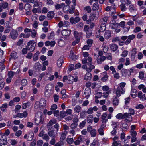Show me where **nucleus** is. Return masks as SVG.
I'll return each mask as SVG.
<instances>
[{"instance_id":"5","label":"nucleus","mask_w":146,"mask_h":146,"mask_svg":"<svg viewBox=\"0 0 146 146\" xmlns=\"http://www.w3.org/2000/svg\"><path fill=\"white\" fill-rule=\"evenodd\" d=\"M135 37V35H134L132 34L128 36H122L121 38V40H123L124 41L126 40L125 41V44L126 45H127L131 42L132 40L134 39Z\"/></svg>"},{"instance_id":"57","label":"nucleus","mask_w":146,"mask_h":146,"mask_svg":"<svg viewBox=\"0 0 146 146\" xmlns=\"http://www.w3.org/2000/svg\"><path fill=\"white\" fill-rule=\"evenodd\" d=\"M57 108V106L56 104H52L51 107L50 109L51 110H55Z\"/></svg>"},{"instance_id":"3","label":"nucleus","mask_w":146,"mask_h":146,"mask_svg":"<svg viewBox=\"0 0 146 146\" xmlns=\"http://www.w3.org/2000/svg\"><path fill=\"white\" fill-rule=\"evenodd\" d=\"M46 100L44 98H41L40 101H37L36 102L35 107V108H39L41 109L46 105Z\"/></svg>"},{"instance_id":"26","label":"nucleus","mask_w":146,"mask_h":146,"mask_svg":"<svg viewBox=\"0 0 146 146\" xmlns=\"http://www.w3.org/2000/svg\"><path fill=\"white\" fill-rule=\"evenodd\" d=\"M28 115V113L27 111H25L23 113H18V117L19 118H25Z\"/></svg>"},{"instance_id":"54","label":"nucleus","mask_w":146,"mask_h":146,"mask_svg":"<svg viewBox=\"0 0 146 146\" xmlns=\"http://www.w3.org/2000/svg\"><path fill=\"white\" fill-rule=\"evenodd\" d=\"M113 146H121V143H118L117 141H114L112 143Z\"/></svg>"},{"instance_id":"51","label":"nucleus","mask_w":146,"mask_h":146,"mask_svg":"<svg viewBox=\"0 0 146 146\" xmlns=\"http://www.w3.org/2000/svg\"><path fill=\"white\" fill-rule=\"evenodd\" d=\"M90 133L92 137H94L96 136V130L95 129H93Z\"/></svg>"},{"instance_id":"50","label":"nucleus","mask_w":146,"mask_h":146,"mask_svg":"<svg viewBox=\"0 0 146 146\" xmlns=\"http://www.w3.org/2000/svg\"><path fill=\"white\" fill-rule=\"evenodd\" d=\"M66 141L69 144H72L74 142L73 138H67L66 139Z\"/></svg>"},{"instance_id":"46","label":"nucleus","mask_w":146,"mask_h":146,"mask_svg":"<svg viewBox=\"0 0 146 146\" xmlns=\"http://www.w3.org/2000/svg\"><path fill=\"white\" fill-rule=\"evenodd\" d=\"M81 107L78 105L76 106L74 108V110L77 113H79L81 110Z\"/></svg>"},{"instance_id":"64","label":"nucleus","mask_w":146,"mask_h":146,"mask_svg":"<svg viewBox=\"0 0 146 146\" xmlns=\"http://www.w3.org/2000/svg\"><path fill=\"white\" fill-rule=\"evenodd\" d=\"M106 58L109 60H111L112 59L111 54V53H108L106 55Z\"/></svg>"},{"instance_id":"21","label":"nucleus","mask_w":146,"mask_h":146,"mask_svg":"<svg viewBox=\"0 0 146 146\" xmlns=\"http://www.w3.org/2000/svg\"><path fill=\"white\" fill-rule=\"evenodd\" d=\"M55 44L56 43L54 41H52L51 42L47 41L45 42V43L46 46H50L51 47H53L54 46Z\"/></svg>"},{"instance_id":"10","label":"nucleus","mask_w":146,"mask_h":146,"mask_svg":"<svg viewBox=\"0 0 146 146\" xmlns=\"http://www.w3.org/2000/svg\"><path fill=\"white\" fill-rule=\"evenodd\" d=\"M71 33V30L67 29H64V40H68L69 38V36Z\"/></svg>"},{"instance_id":"35","label":"nucleus","mask_w":146,"mask_h":146,"mask_svg":"<svg viewBox=\"0 0 146 146\" xmlns=\"http://www.w3.org/2000/svg\"><path fill=\"white\" fill-rule=\"evenodd\" d=\"M120 7L121 11L123 12L125 11L127 9V8L125 6V5L124 3H121L120 5Z\"/></svg>"},{"instance_id":"11","label":"nucleus","mask_w":146,"mask_h":146,"mask_svg":"<svg viewBox=\"0 0 146 146\" xmlns=\"http://www.w3.org/2000/svg\"><path fill=\"white\" fill-rule=\"evenodd\" d=\"M137 96L141 100L145 101L146 100L145 94L143 93L141 91H139L138 93Z\"/></svg>"},{"instance_id":"30","label":"nucleus","mask_w":146,"mask_h":146,"mask_svg":"<svg viewBox=\"0 0 146 146\" xmlns=\"http://www.w3.org/2000/svg\"><path fill=\"white\" fill-rule=\"evenodd\" d=\"M121 74L122 76L125 77L127 76H128L129 74L128 70H127L124 68L122 69L121 70Z\"/></svg>"},{"instance_id":"48","label":"nucleus","mask_w":146,"mask_h":146,"mask_svg":"<svg viewBox=\"0 0 146 146\" xmlns=\"http://www.w3.org/2000/svg\"><path fill=\"white\" fill-rule=\"evenodd\" d=\"M31 7V5L29 3L26 4L24 7V8L26 10H30Z\"/></svg>"},{"instance_id":"1","label":"nucleus","mask_w":146,"mask_h":146,"mask_svg":"<svg viewBox=\"0 0 146 146\" xmlns=\"http://www.w3.org/2000/svg\"><path fill=\"white\" fill-rule=\"evenodd\" d=\"M44 119V116L42 113L39 112L36 114L35 121V123L36 125H38L40 124L43 123Z\"/></svg>"},{"instance_id":"41","label":"nucleus","mask_w":146,"mask_h":146,"mask_svg":"<svg viewBox=\"0 0 146 146\" xmlns=\"http://www.w3.org/2000/svg\"><path fill=\"white\" fill-rule=\"evenodd\" d=\"M65 3L67 5H64V8L66 9V8L68 9H70V7L69 5H68L70 4L71 3L70 0H66L65 1Z\"/></svg>"},{"instance_id":"19","label":"nucleus","mask_w":146,"mask_h":146,"mask_svg":"<svg viewBox=\"0 0 146 146\" xmlns=\"http://www.w3.org/2000/svg\"><path fill=\"white\" fill-rule=\"evenodd\" d=\"M63 57H61L59 58L57 61V65L58 67H61L63 62Z\"/></svg>"},{"instance_id":"20","label":"nucleus","mask_w":146,"mask_h":146,"mask_svg":"<svg viewBox=\"0 0 146 146\" xmlns=\"http://www.w3.org/2000/svg\"><path fill=\"white\" fill-rule=\"evenodd\" d=\"M92 76V74L90 72H87L84 76V80L86 81L90 80Z\"/></svg>"},{"instance_id":"56","label":"nucleus","mask_w":146,"mask_h":146,"mask_svg":"<svg viewBox=\"0 0 146 146\" xmlns=\"http://www.w3.org/2000/svg\"><path fill=\"white\" fill-rule=\"evenodd\" d=\"M144 73L143 72H140L139 73V77L142 80L144 78Z\"/></svg>"},{"instance_id":"12","label":"nucleus","mask_w":146,"mask_h":146,"mask_svg":"<svg viewBox=\"0 0 146 146\" xmlns=\"http://www.w3.org/2000/svg\"><path fill=\"white\" fill-rule=\"evenodd\" d=\"M111 31L110 30H106L104 34V36L105 39H108L111 37Z\"/></svg>"},{"instance_id":"13","label":"nucleus","mask_w":146,"mask_h":146,"mask_svg":"<svg viewBox=\"0 0 146 146\" xmlns=\"http://www.w3.org/2000/svg\"><path fill=\"white\" fill-rule=\"evenodd\" d=\"M8 107V104L7 103H4L0 107V110L3 112H6L7 109Z\"/></svg>"},{"instance_id":"25","label":"nucleus","mask_w":146,"mask_h":146,"mask_svg":"<svg viewBox=\"0 0 146 146\" xmlns=\"http://www.w3.org/2000/svg\"><path fill=\"white\" fill-rule=\"evenodd\" d=\"M48 87H46L45 88V90L44 92V95L46 97H49L51 95V90H50L47 88Z\"/></svg>"},{"instance_id":"62","label":"nucleus","mask_w":146,"mask_h":146,"mask_svg":"<svg viewBox=\"0 0 146 146\" xmlns=\"http://www.w3.org/2000/svg\"><path fill=\"white\" fill-rule=\"evenodd\" d=\"M130 133H131V135L132 137H136L137 135V133L136 131H135L134 130L131 131Z\"/></svg>"},{"instance_id":"23","label":"nucleus","mask_w":146,"mask_h":146,"mask_svg":"<svg viewBox=\"0 0 146 146\" xmlns=\"http://www.w3.org/2000/svg\"><path fill=\"white\" fill-rule=\"evenodd\" d=\"M106 58V57L105 56H102L99 58L97 59V62L98 64H101L102 62L104 61Z\"/></svg>"},{"instance_id":"4","label":"nucleus","mask_w":146,"mask_h":146,"mask_svg":"<svg viewBox=\"0 0 146 146\" xmlns=\"http://www.w3.org/2000/svg\"><path fill=\"white\" fill-rule=\"evenodd\" d=\"M64 33L63 28H59L57 31L58 35L62 38L63 37ZM64 42L62 38H60L59 41L58 45L60 47L63 46Z\"/></svg>"},{"instance_id":"38","label":"nucleus","mask_w":146,"mask_h":146,"mask_svg":"<svg viewBox=\"0 0 146 146\" xmlns=\"http://www.w3.org/2000/svg\"><path fill=\"white\" fill-rule=\"evenodd\" d=\"M40 52L38 51L34 54L33 58L34 60L36 61L38 60V56Z\"/></svg>"},{"instance_id":"22","label":"nucleus","mask_w":146,"mask_h":146,"mask_svg":"<svg viewBox=\"0 0 146 146\" xmlns=\"http://www.w3.org/2000/svg\"><path fill=\"white\" fill-rule=\"evenodd\" d=\"M74 61H75L78 58L77 56L74 55L72 51H70L69 56Z\"/></svg>"},{"instance_id":"42","label":"nucleus","mask_w":146,"mask_h":146,"mask_svg":"<svg viewBox=\"0 0 146 146\" xmlns=\"http://www.w3.org/2000/svg\"><path fill=\"white\" fill-rule=\"evenodd\" d=\"M113 104L114 105H117L118 104L119 100L116 97L114 98L113 100Z\"/></svg>"},{"instance_id":"44","label":"nucleus","mask_w":146,"mask_h":146,"mask_svg":"<svg viewBox=\"0 0 146 146\" xmlns=\"http://www.w3.org/2000/svg\"><path fill=\"white\" fill-rule=\"evenodd\" d=\"M86 121L85 120L82 121L79 125V127L80 129L83 128L85 126Z\"/></svg>"},{"instance_id":"59","label":"nucleus","mask_w":146,"mask_h":146,"mask_svg":"<svg viewBox=\"0 0 146 146\" xmlns=\"http://www.w3.org/2000/svg\"><path fill=\"white\" fill-rule=\"evenodd\" d=\"M22 134V131L21 130H19L17 131L15 133V135L16 136L19 137Z\"/></svg>"},{"instance_id":"17","label":"nucleus","mask_w":146,"mask_h":146,"mask_svg":"<svg viewBox=\"0 0 146 146\" xmlns=\"http://www.w3.org/2000/svg\"><path fill=\"white\" fill-rule=\"evenodd\" d=\"M92 59L91 57H89L87 58H84L82 60V62L84 64H85L86 63L88 64V62H90L92 63Z\"/></svg>"},{"instance_id":"52","label":"nucleus","mask_w":146,"mask_h":146,"mask_svg":"<svg viewBox=\"0 0 146 146\" xmlns=\"http://www.w3.org/2000/svg\"><path fill=\"white\" fill-rule=\"evenodd\" d=\"M41 64L38 62L36 63L35 65V68L38 70H39L40 69V68H41Z\"/></svg>"},{"instance_id":"49","label":"nucleus","mask_w":146,"mask_h":146,"mask_svg":"<svg viewBox=\"0 0 146 146\" xmlns=\"http://www.w3.org/2000/svg\"><path fill=\"white\" fill-rule=\"evenodd\" d=\"M54 15V14L53 12H48L47 14V17L49 18H52Z\"/></svg>"},{"instance_id":"53","label":"nucleus","mask_w":146,"mask_h":146,"mask_svg":"<svg viewBox=\"0 0 146 146\" xmlns=\"http://www.w3.org/2000/svg\"><path fill=\"white\" fill-rule=\"evenodd\" d=\"M72 112V110H71L68 109L66 110V112H64V117L67 115L68 116V115L69 114L70 115L71 114Z\"/></svg>"},{"instance_id":"31","label":"nucleus","mask_w":146,"mask_h":146,"mask_svg":"<svg viewBox=\"0 0 146 146\" xmlns=\"http://www.w3.org/2000/svg\"><path fill=\"white\" fill-rule=\"evenodd\" d=\"M130 11L131 13L136 12L137 10L133 5H130L129 8Z\"/></svg>"},{"instance_id":"8","label":"nucleus","mask_w":146,"mask_h":146,"mask_svg":"<svg viewBox=\"0 0 146 146\" xmlns=\"http://www.w3.org/2000/svg\"><path fill=\"white\" fill-rule=\"evenodd\" d=\"M81 20L80 18L78 17H77L74 18L73 17H71L70 21L72 24H76L78 22Z\"/></svg>"},{"instance_id":"34","label":"nucleus","mask_w":146,"mask_h":146,"mask_svg":"<svg viewBox=\"0 0 146 146\" xmlns=\"http://www.w3.org/2000/svg\"><path fill=\"white\" fill-rule=\"evenodd\" d=\"M33 133L31 132L28 135L25 134L24 136V138L25 139H28L29 137H30L31 139H32L33 138Z\"/></svg>"},{"instance_id":"55","label":"nucleus","mask_w":146,"mask_h":146,"mask_svg":"<svg viewBox=\"0 0 146 146\" xmlns=\"http://www.w3.org/2000/svg\"><path fill=\"white\" fill-rule=\"evenodd\" d=\"M0 143H1L3 145H6L7 143V139L5 138L2 140L1 139H0Z\"/></svg>"},{"instance_id":"47","label":"nucleus","mask_w":146,"mask_h":146,"mask_svg":"<svg viewBox=\"0 0 146 146\" xmlns=\"http://www.w3.org/2000/svg\"><path fill=\"white\" fill-rule=\"evenodd\" d=\"M31 36L33 38H35L36 37L37 32L35 30L33 29L31 31Z\"/></svg>"},{"instance_id":"60","label":"nucleus","mask_w":146,"mask_h":146,"mask_svg":"<svg viewBox=\"0 0 146 146\" xmlns=\"http://www.w3.org/2000/svg\"><path fill=\"white\" fill-rule=\"evenodd\" d=\"M56 133L57 132L56 131L54 132L53 131H51L48 132V134L50 136H55V135Z\"/></svg>"},{"instance_id":"45","label":"nucleus","mask_w":146,"mask_h":146,"mask_svg":"<svg viewBox=\"0 0 146 146\" xmlns=\"http://www.w3.org/2000/svg\"><path fill=\"white\" fill-rule=\"evenodd\" d=\"M84 9L86 10L88 13H90L92 11L91 8L89 6H87L84 7Z\"/></svg>"},{"instance_id":"29","label":"nucleus","mask_w":146,"mask_h":146,"mask_svg":"<svg viewBox=\"0 0 146 146\" xmlns=\"http://www.w3.org/2000/svg\"><path fill=\"white\" fill-rule=\"evenodd\" d=\"M93 117L92 115H90L87 117L86 120L88 123H91L93 120Z\"/></svg>"},{"instance_id":"16","label":"nucleus","mask_w":146,"mask_h":146,"mask_svg":"<svg viewBox=\"0 0 146 146\" xmlns=\"http://www.w3.org/2000/svg\"><path fill=\"white\" fill-rule=\"evenodd\" d=\"M73 79H74V77L70 75L68 76H64V80H68V83H71L73 82Z\"/></svg>"},{"instance_id":"9","label":"nucleus","mask_w":146,"mask_h":146,"mask_svg":"<svg viewBox=\"0 0 146 146\" xmlns=\"http://www.w3.org/2000/svg\"><path fill=\"white\" fill-rule=\"evenodd\" d=\"M128 115H129V114L127 113H125L124 114L122 113H119L116 115V117L118 119H121L125 118Z\"/></svg>"},{"instance_id":"37","label":"nucleus","mask_w":146,"mask_h":146,"mask_svg":"<svg viewBox=\"0 0 146 146\" xmlns=\"http://www.w3.org/2000/svg\"><path fill=\"white\" fill-rule=\"evenodd\" d=\"M87 114L86 111H82L80 114V117L82 118L85 117H86Z\"/></svg>"},{"instance_id":"14","label":"nucleus","mask_w":146,"mask_h":146,"mask_svg":"<svg viewBox=\"0 0 146 146\" xmlns=\"http://www.w3.org/2000/svg\"><path fill=\"white\" fill-rule=\"evenodd\" d=\"M74 35L75 37L76 38V40L78 41H80V38L81 37V34L77 31H75L74 32Z\"/></svg>"},{"instance_id":"7","label":"nucleus","mask_w":146,"mask_h":146,"mask_svg":"<svg viewBox=\"0 0 146 146\" xmlns=\"http://www.w3.org/2000/svg\"><path fill=\"white\" fill-rule=\"evenodd\" d=\"M10 34L11 38L14 39H16L18 35L17 31L13 29L11 31Z\"/></svg>"},{"instance_id":"24","label":"nucleus","mask_w":146,"mask_h":146,"mask_svg":"<svg viewBox=\"0 0 146 146\" xmlns=\"http://www.w3.org/2000/svg\"><path fill=\"white\" fill-rule=\"evenodd\" d=\"M63 137L62 135L60 138V141L56 143L54 146H62L64 145V143L63 141Z\"/></svg>"},{"instance_id":"33","label":"nucleus","mask_w":146,"mask_h":146,"mask_svg":"<svg viewBox=\"0 0 146 146\" xmlns=\"http://www.w3.org/2000/svg\"><path fill=\"white\" fill-rule=\"evenodd\" d=\"M103 76L101 80L103 82H105L107 81L108 79L107 74L106 72H104L103 73Z\"/></svg>"},{"instance_id":"61","label":"nucleus","mask_w":146,"mask_h":146,"mask_svg":"<svg viewBox=\"0 0 146 146\" xmlns=\"http://www.w3.org/2000/svg\"><path fill=\"white\" fill-rule=\"evenodd\" d=\"M27 83V81L26 79H23L21 80V84L23 86H25Z\"/></svg>"},{"instance_id":"43","label":"nucleus","mask_w":146,"mask_h":146,"mask_svg":"<svg viewBox=\"0 0 146 146\" xmlns=\"http://www.w3.org/2000/svg\"><path fill=\"white\" fill-rule=\"evenodd\" d=\"M92 34V30H89L86 31V36L87 38H89L90 36H91Z\"/></svg>"},{"instance_id":"15","label":"nucleus","mask_w":146,"mask_h":146,"mask_svg":"<svg viewBox=\"0 0 146 146\" xmlns=\"http://www.w3.org/2000/svg\"><path fill=\"white\" fill-rule=\"evenodd\" d=\"M91 91L90 88H86L84 91V94L85 95L86 98L88 99L90 95Z\"/></svg>"},{"instance_id":"18","label":"nucleus","mask_w":146,"mask_h":146,"mask_svg":"<svg viewBox=\"0 0 146 146\" xmlns=\"http://www.w3.org/2000/svg\"><path fill=\"white\" fill-rule=\"evenodd\" d=\"M95 17L96 16L94 14H90L89 16V19L86 21V23L89 24L92 21L94 20Z\"/></svg>"},{"instance_id":"58","label":"nucleus","mask_w":146,"mask_h":146,"mask_svg":"<svg viewBox=\"0 0 146 146\" xmlns=\"http://www.w3.org/2000/svg\"><path fill=\"white\" fill-rule=\"evenodd\" d=\"M11 57L14 58L15 59L17 58V53L15 51H13L11 54Z\"/></svg>"},{"instance_id":"40","label":"nucleus","mask_w":146,"mask_h":146,"mask_svg":"<svg viewBox=\"0 0 146 146\" xmlns=\"http://www.w3.org/2000/svg\"><path fill=\"white\" fill-rule=\"evenodd\" d=\"M102 90L104 91H106V92H110L111 90L110 88L107 86H104L102 87Z\"/></svg>"},{"instance_id":"2","label":"nucleus","mask_w":146,"mask_h":146,"mask_svg":"<svg viewBox=\"0 0 146 146\" xmlns=\"http://www.w3.org/2000/svg\"><path fill=\"white\" fill-rule=\"evenodd\" d=\"M126 85L125 82H121L119 84L120 86H118L117 89L116 94L117 96L119 97L121 94H123L125 93V89L124 87Z\"/></svg>"},{"instance_id":"63","label":"nucleus","mask_w":146,"mask_h":146,"mask_svg":"<svg viewBox=\"0 0 146 146\" xmlns=\"http://www.w3.org/2000/svg\"><path fill=\"white\" fill-rule=\"evenodd\" d=\"M78 123H73L70 125V127L72 129H75L77 127Z\"/></svg>"},{"instance_id":"6","label":"nucleus","mask_w":146,"mask_h":146,"mask_svg":"<svg viewBox=\"0 0 146 146\" xmlns=\"http://www.w3.org/2000/svg\"><path fill=\"white\" fill-rule=\"evenodd\" d=\"M35 46L36 43L34 41L31 40L27 43V47L28 50L33 51L35 49Z\"/></svg>"},{"instance_id":"32","label":"nucleus","mask_w":146,"mask_h":146,"mask_svg":"<svg viewBox=\"0 0 146 146\" xmlns=\"http://www.w3.org/2000/svg\"><path fill=\"white\" fill-rule=\"evenodd\" d=\"M92 8L93 11L98 10L99 9V4L98 2H96L94 3Z\"/></svg>"},{"instance_id":"39","label":"nucleus","mask_w":146,"mask_h":146,"mask_svg":"<svg viewBox=\"0 0 146 146\" xmlns=\"http://www.w3.org/2000/svg\"><path fill=\"white\" fill-rule=\"evenodd\" d=\"M129 113H128L129 114V115H128L127 117L129 116V118H131V115H133L134 114L135 111L133 109L131 108H130L129 109Z\"/></svg>"},{"instance_id":"27","label":"nucleus","mask_w":146,"mask_h":146,"mask_svg":"<svg viewBox=\"0 0 146 146\" xmlns=\"http://www.w3.org/2000/svg\"><path fill=\"white\" fill-rule=\"evenodd\" d=\"M56 120L55 119H53L50 120L49 123L47 124V126L48 128H50L51 126H52L54 124L56 123Z\"/></svg>"},{"instance_id":"28","label":"nucleus","mask_w":146,"mask_h":146,"mask_svg":"<svg viewBox=\"0 0 146 146\" xmlns=\"http://www.w3.org/2000/svg\"><path fill=\"white\" fill-rule=\"evenodd\" d=\"M110 47L111 50L114 52L118 49V46L115 44H113L110 45Z\"/></svg>"},{"instance_id":"36","label":"nucleus","mask_w":146,"mask_h":146,"mask_svg":"<svg viewBox=\"0 0 146 146\" xmlns=\"http://www.w3.org/2000/svg\"><path fill=\"white\" fill-rule=\"evenodd\" d=\"M30 36V33L24 34L23 33H22L20 35V37H23L24 38H29Z\"/></svg>"}]
</instances>
